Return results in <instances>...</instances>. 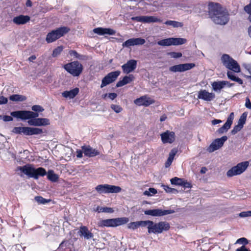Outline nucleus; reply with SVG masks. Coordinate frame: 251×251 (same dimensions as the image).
Here are the masks:
<instances>
[{"mask_svg":"<svg viewBox=\"0 0 251 251\" xmlns=\"http://www.w3.org/2000/svg\"><path fill=\"white\" fill-rule=\"evenodd\" d=\"M10 115L17 119L22 121L29 120L27 122L30 126H39L50 125V120L47 118H37L39 116L38 113L27 110H19L13 111Z\"/></svg>","mask_w":251,"mask_h":251,"instance_id":"obj_1","label":"nucleus"},{"mask_svg":"<svg viewBox=\"0 0 251 251\" xmlns=\"http://www.w3.org/2000/svg\"><path fill=\"white\" fill-rule=\"evenodd\" d=\"M208 15L216 24L225 25L228 20L227 11L218 3L210 2L208 4Z\"/></svg>","mask_w":251,"mask_h":251,"instance_id":"obj_2","label":"nucleus"},{"mask_svg":"<svg viewBox=\"0 0 251 251\" xmlns=\"http://www.w3.org/2000/svg\"><path fill=\"white\" fill-rule=\"evenodd\" d=\"M170 228V224L167 222L161 221L158 223H154L151 221L150 224L149 225L148 232L149 234H159L168 231Z\"/></svg>","mask_w":251,"mask_h":251,"instance_id":"obj_3","label":"nucleus"},{"mask_svg":"<svg viewBox=\"0 0 251 251\" xmlns=\"http://www.w3.org/2000/svg\"><path fill=\"white\" fill-rule=\"evenodd\" d=\"M129 221L127 217L116 218L103 220L98 223L99 227H116L126 224Z\"/></svg>","mask_w":251,"mask_h":251,"instance_id":"obj_4","label":"nucleus"},{"mask_svg":"<svg viewBox=\"0 0 251 251\" xmlns=\"http://www.w3.org/2000/svg\"><path fill=\"white\" fill-rule=\"evenodd\" d=\"M70 30V28L66 26H62L55 30H53L48 33L46 41L48 43L53 42L67 33Z\"/></svg>","mask_w":251,"mask_h":251,"instance_id":"obj_5","label":"nucleus"},{"mask_svg":"<svg viewBox=\"0 0 251 251\" xmlns=\"http://www.w3.org/2000/svg\"><path fill=\"white\" fill-rule=\"evenodd\" d=\"M64 69L74 76H78L82 73L83 66L77 61H75L64 65Z\"/></svg>","mask_w":251,"mask_h":251,"instance_id":"obj_6","label":"nucleus"},{"mask_svg":"<svg viewBox=\"0 0 251 251\" xmlns=\"http://www.w3.org/2000/svg\"><path fill=\"white\" fill-rule=\"evenodd\" d=\"M223 65L227 69L235 73L240 72V67L237 62L231 57L228 54H224L221 57Z\"/></svg>","mask_w":251,"mask_h":251,"instance_id":"obj_7","label":"nucleus"},{"mask_svg":"<svg viewBox=\"0 0 251 251\" xmlns=\"http://www.w3.org/2000/svg\"><path fill=\"white\" fill-rule=\"evenodd\" d=\"M12 132L16 134L23 133L25 135H33L40 134L43 133L42 129L37 127H14Z\"/></svg>","mask_w":251,"mask_h":251,"instance_id":"obj_8","label":"nucleus"},{"mask_svg":"<svg viewBox=\"0 0 251 251\" xmlns=\"http://www.w3.org/2000/svg\"><path fill=\"white\" fill-rule=\"evenodd\" d=\"M248 161H244L238 163L236 166L232 167L226 173L228 177L239 175L243 173L249 166Z\"/></svg>","mask_w":251,"mask_h":251,"instance_id":"obj_9","label":"nucleus"},{"mask_svg":"<svg viewBox=\"0 0 251 251\" xmlns=\"http://www.w3.org/2000/svg\"><path fill=\"white\" fill-rule=\"evenodd\" d=\"M95 189L99 194L118 193L120 192L122 190L119 186L109 184L98 185Z\"/></svg>","mask_w":251,"mask_h":251,"instance_id":"obj_10","label":"nucleus"},{"mask_svg":"<svg viewBox=\"0 0 251 251\" xmlns=\"http://www.w3.org/2000/svg\"><path fill=\"white\" fill-rule=\"evenodd\" d=\"M186 41V39L182 38H169L158 41L157 44L162 46H176L184 44Z\"/></svg>","mask_w":251,"mask_h":251,"instance_id":"obj_11","label":"nucleus"},{"mask_svg":"<svg viewBox=\"0 0 251 251\" xmlns=\"http://www.w3.org/2000/svg\"><path fill=\"white\" fill-rule=\"evenodd\" d=\"M132 21L143 23H161L162 20L153 16H139L131 18Z\"/></svg>","mask_w":251,"mask_h":251,"instance_id":"obj_12","label":"nucleus"},{"mask_svg":"<svg viewBox=\"0 0 251 251\" xmlns=\"http://www.w3.org/2000/svg\"><path fill=\"white\" fill-rule=\"evenodd\" d=\"M227 137L224 136L220 138H217L214 140L209 145L207 149L209 152H212L221 148L224 143L227 140Z\"/></svg>","mask_w":251,"mask_h":251,"instance_id":"obj_13","label":"nucleus"},{"mask_svg":"<svg viewBox=\"0 0 251 251\" xmlns=\"http://www.w3.org/2000/svg\"><path fill=\"white\" fill-rule=\"evenodd\" d=\"M120 73L121 72L120 71H116L108 73L102 79L100 87L103 88L114 82L120 75Z\"/></svg>","mask_w":251,"mask_h":251,"instance_id":"obj_14","label":"nucleus"},{"mask_svg":"<svg viewBox=\"0 0 251 251\" xmlns=\"http://www.w3.org/2000/svg\"><path fill=\"white\" fill-rule=\"evenodd\" d=\"M174 212L173 210H163L161 209H150L144 211L146 215H151L153 217H161L164 215L172 214Z\"/></svg>","mask_w":251,"mask_h":251,"instance_id":"obj_15","label":"nucleus"},{"mask_svg":"<svg viewBox=\"0 0 251 251\" xmlns=\"http://www.w3.org/2000/svg\"><path fill=\"white\" fill-rule=\"evenodd\" d=\"M195 66V64L192 63L181 64L170 67L169 68V70L170 71L174 73L182 72L191 70Z\"/></svg>","mask_w":251,"mask_h":251,"instance_id":"obj_16","label":"nucleus"},{"mask_svg":"<svg viewBox=\"0 0 251 251\" xmlns=\"http://www.w3.org/2000/svg\"><path fill=\"white\" fill-rule=\"evenodd\" d=\"M155 102L154 100L149 97L147 95L142 96L134 100V103L138 106H148Z\"/></svg>","mask_w":251,"mask_h":251,"instance_id":"obj_17","label":"nucleus"},{"mask_svg":"<svg viewBox=\"0 0 251 251\" xmlns=\"http://www.w3.org/2000/svg\"><path fill=\"white\" fill-rule=\"evenodd\" d=\"M145 42V40L142 38H130L124 42L122 46L123 48H130L131 46L142 45Z\"/></svg>","mask_w":251,"mask_h":251,"instance_id":"obj_18","label":"nucleus"},{"mask_svg":"<svg viewBox=\"0 0 251 251\" xmlns=\"http://www.w3.org/2000/svg\"><path fill=\"white\" fill-rule=\"evenodd\" d=\"M234 117V113L233 112L231 113L228 117L226 123L217 130V132L220 134L226 132L230 128L232 124Z\"/></svg>","mask_w":251,"mask_h":251,"instance_id":"obj_19","label":"nucleus"},{"mask_svg":"<svg viewBox=\"0 0 251 251\" xmlns=\"http://www.w3.org/2000/svg\"><path fill=\"white\" fill-rule=\"evenodd\" d=\"M137 61L131 59L128 61L126 64L122 66V68L124 73L129 74L133 72L136 68Z\"/></svg>","mask_w":251,"mask_h":251,"instance_id":"obj_20","label":"nucleus"},{"mask_svg":"<svg viewBox=\"0 0 251 251\" xmlns=\"http://www.w3.org/2000/svg\"><path fill=\"white\" fill-rule=\"evenodd\" d=\"M81 149L83 150L84 155L87 157H93L100 154L97 150L93 149L90 146H83L81 147Z\"/></svg>","mask_w":251,"mask_h":251,"instance_id":"obj_21","label":"nucleus"},{"mask_svg":"<svg viewBox=\"0 0 251 251\" xmlns=\"http://www.w3.org/2000/svg\"><path fill=\"white\" fill-rule=\"evenodd\" d=\"M161 138L163 143H172L175 140V134L167 130L161 134Z\"/></svg>","mask_w":251,"mask_h":251,"instance_id":"obj_22","label":"nucleus"},{"mask_svg":"<svg viewBox=\"0 0 251 251\" xmlns=\"http://www.w3.org/2000/svg\"><path fill=\"white\" fill-rule=\"evenodd\" d=\"M18 170L28 177H33L34 167L32 165L28 164L23 166H20L18 167Z\"/></svg>","mask_w":251,"mask_h":251,"instance_id":"obj_23","label":"nucleus"},{"mask_svg":"<svg viewBox=\"0 0 251 251\" xmlns=\"http://www.w3.org/2000/svg\"><path fill=\"white\" fill-rule=\"evenodd\" d=\"M198 98L205 101H211L215 98V95L213 93H209L205 90H200L199 92Z\"/></svg>","mask_w":251,"mask_h":251,"instance_id":"obj_24","label":"nucleus"},{"mask_svg":"<svg viewBox=\"0 0 251 251\" xmlns=\"http://www.w3.org/2000/svg\"><path fill=\"white\" fill-rule=\"evenodd\" d=\"M30 21V17L27 15H20L14 17L12 20L13 23L17 25H24Z\"/></svg>","mask_w":251,"mask_h":251,"instance_id":"obj_25","label":"nucleus"},{"mask_svg":"<svg viewBox=\"0 0 251 251\" xmlns=\"http://www.w3.org/2000/svg\"><path fill=\"white\" fill-rule=\"evenodd\" d=\"M79 235L83 236L84 239L89 240L94 237L93 234L89 230L86 226H81L78 232Z\"/></svg>","mask_w":251,"mask_h":251,"instance_id":"obj_26","label":"nucleus"},{"mask_svg":"<svg viewBox=\"0 0 251 251\" xmlns=\"http://www.w3.org/2000/svg\"><path fill=\"white\" fill-rule=\"evenodd\" d=\"M93 32L99 35H103L107 34L110 35H114L115 31L110 28H103L101 27L96 28L93 29Z\"/></svg>","mask_w":251,"mask_h":251,"instance_id":"obj_27","label":"nucleus"},{"mask_svg":"<svg viewBox=\"0 0 251 251\" xmlns=\"http://www.w3.org/2000/svg\"><path fill=\"white\" fill-rule=\"evenodd\" d=\"M79 89L78 88H75L70 91H65L62 93V96L65 98L70 99H73L75 98L79 92Z\"/></svg>","mask_w":251,"mask_h":251,"instance_id":"obj_28","label":"nucleus"},{"mask_svg":"<svg viewBox=\"0 0 251 251\" xmlns=\"http://www.w3.org/2000/svg\"><path fill=\"white\" fill-rule=\"evenodd\" d=\"M134 79V77L132 75H129L128 76L124 77L122 80L119 81L116 84L117 87H120L130 83Z\"/></svg>","mask_w":251,"mask_h":251,"instance_id":"obj_29","label":"nucleus"},{"mask_svg":"<svg viewBox=\"0 0 251 251\" xmlns=\"http://www.w3.org/2000/svg\"><path fill=\"white\" fill-rule=\"evenodd\" d=\"M227 83L228 82L226 81H214L212 83L211 86L214 91L220 92Z\"/></svg>","mask_w":251,"mask_h":251,"instance_id":"obj_30","label":"nucleus"},{"mask_svg":"<svg viewBox=\"0 0 251 251\" xmlns=\"http://www.w3.org/2000/svg\"><path fill=\"white\" fill-rule=\"evenodd\" d=\"M46 174L47 172L44 168L42 167H39L36 169L34 167L32 178L35 179H37L39 176H44L46 175Z\"/></svg>","mask_w":251,"mask_h":251,"instance_id":"obj_31","label":"nucleus"},{"mask_svg":"<svg viewBox=\"0 0 251 251\" xmlns=\"http://www.w3.org/2000/svg\"><path fill=\"white\" fill-rule=\"evenodd\" d=\"M9 100L13 101H23L26 100V97L23 95L14 94L9 97Z\"/></svg>","mask_w":251,"mask_h":251,"instance_id":"obj_32","label":"nucleus"},{"mask_svg":"<svg viewBox=\"0 0 251 251\" xmlns=\"http://www.w3.org/2000/svg\"><path fill=\"white\" fill-rule=\"evenodd\" d=\"M46 175L48 179L52 182H56L58 179V176L52 170H49Z\"/></svg>","mask_w":251,"mask_h":251,"instance_id":"obj_33","label":"nucleus"},{"mask_svg":"<svg viewBox=\"0 0 251 251\" xmlns=\"http://www.w3.org/2000/svg\"><path fill=\"white\" fill-rule=\"evenodd\" d=\"M164 24L168 25H171L173 27H182L183 26L182 23L176 21L168 20Z\"/></svg>","mask_w":251,"mask_h":251,"instance_id":"obj_34","label":"nucleus"},{"mask_svg":"<svg viewBox=\"0 0 251 251\" xmlns=\"http://www.w3.org/2000/svg\"><path fill=\"white\" fill-rule=\"evenodd\" d=\"M35 200L39 203V204H45L51 201L50 199H46L43 198L41 196H36L35 197Z\"/></svg>","mask_w":251,"mask_h":251,"instance_id":"obj_35","label":"nucleus"},{"mask_svg":"<svg viewBox=\"0 0 251 251\" xmlns=\"http://www.w3.org/2000/svg\"><path fill=\"white\" fill-rule=\"evenodd\" d=\"M247 117V114L246 112L243 113L240 117V119L238 122V125L243 127L244 125L245 124Z\"/></svg>","mask_w":251,"mask_h":251,"instance_id":"obj_36","label":"nucleus"},{"mask_svg":"<svg viewBox=\"0 0 251 251\" xmlns=\"http://www.w3.org/2000/svg\"><path fill=\"white\" fill-rule=\"evenodd\" d=\"M183 179L175 177L171 179L172 184L181 186L183 182Z\"/></svg>","mask_w":251,"mask_h":251,"instance_id":"obj_37","label":"nucleus"},{"mask_svg":"<svg viewBox=\"0 0 251 251\" xmlns=\"http://www.w3.org/2000/svg\"><path fill=\"white\" fill-rule=\"evenodd\" d=\"M157 193V190L153 188H150L148 190L145 191L143 194L145 196H151Z\"/></svg>","mask_w":251,"mask_h":251,"instance_id":"obj_38","label":"nucleus"},{"mask_svg":"<svg viewBox=\"0 0 251 251\" xmlns=\"http://www.w3.org/2000/svg\"><path fill=\"white\" fill-rule=\"evenodd\" d=\"M63 48L62 46H59L55 48L53 50L52 54L53 57H55L59 55L63 50Z\"/></svg>","mask_w":251,"mask_h":251,"instance_id":"obj_39","label":"nucleus"},{"mask_svg":"<svg viewBox=\"0 0 251 251\" xmlns=\"http://www.w3.org/2000/svg\"><path fill=\"white\" fill-rule=\"evenodd\" d=\"M31 109L33 111L35 112V113L42 112L44 110L43 107L39 105H33L31 107Z\"/></svg>","mask_w":251,"mask_h":251,"instance_id":"obj_40","label":"nucleus"},{"mask_svg":"<svg viewBox=\"0 0 251 251\" xmlns=\"http://www.w3.org/2000/svg\"><path fill=\"white\" fill-rule=\"evenodd\" d=\"M127 226L129 229L135 230L139 227L138 221L131 222L128 224Z\"/></svg>","mask_w":251,"mask_h":251,"instance_id":"obj_41","label":"nucleus"},{"mask_svg":"<svg viewBox=\"0 0 251 251\" xmlns=\"http://www.w3.org/2000/svg\"><path fill=\"white\" fill-rule=\"evenodd\" d=\"M110 107L116 113H120L123 110V108L119 105L111 104Z\"/></svg>","mask_w":251,"mask_h":251,"instance_id":"obj_42","label":"nucleus"},{"mask_svg":"<svg viewBox=\"0 0 251 251\" xmlns=\"http://www.w3.org/2000/svg\"><path fill=\"white\" fill-rule=\"evenodd\" d=\"M150 222H151V221H150V220L138 221L139 227H140V226H142V227L147 226V228L148 229L149 225L150 224Z\"/></svg>","mask_w":251,"mask_h":251,"instance_id":"obj_43","label":"nucleus"},{"mask_svg":"<svg viewBox=\"0 0 251 251\" xmlns=\"http://www.w3.org/2000/svg\"><path fill=\"white\" fill-rule=\"evenodd\" d=\"M162 187H163V189H164V190H165V191L167 193H176L177 192V191L176 189H174V188H171L166 185H162Z\"/></svg>","mask_w":251,"mask_h":251,"instance_id":"obj_44","label":"nucleus"},{"mask_svg":"<svg viewBox=\"0 0 251 251\" xmlns=\"http://www.w3.org/2000/svg\"><path fill=\"white\" fill-rule=\"evenodd\" d=\"M243 127L239 125H237L235 126L231 131V133L232 135H234L239 131Z\"/></svg>","mask_w":251,"mask_h":251,"instance_id":"obj_45","label":"nucleus"},{"mask_svg":"<svg viewBox=\"0 0 251 251\" xmlns=\"http://www.w3.org/2000/svg\"><path fill=\"white\" fill-rule=\"evenodd\" d=\"M99 212H103L106 213H112L113 212V210L112 208L110 207H102L100 210L98 209Z\"/></svg>","mask_w":251,"mask_h":251,"instance_id":"obj_46","label":"nucleus"},{"mask_svg":"<svg viewBox=\"0 0 251 251\" xmlns=\"http://www.w3.org/2000/svg\"><path fill=\"white\" fill-rule=\"evenodd\" d=\"M236 243L243 244V245H246L248 244V240L244 237L239 238L236 241Z\"/></svg>","mask_w":251,"mask_h":251,"instance_id":"obj_47","label":"nucleus"},{"mask_svg":"<svg viewBox=\"0 0 251 251\" xmlns=\"http://www.w3.org/2000/svg\"><path fill=\"white\" fill-rule=\"evenodd\" d=\"M169 54H170L172 57L174 58H177L182 56V53L180 52H171L169 53Z\"/></svg>","mask_w":251,"mask_h":251,"instance_id":"obj_48","label":"nucleus"},{"mask_svg":"<svg viewBox=\"0 0 251 251\" xmlns=\"http://www.w3.org/2000/svg\"><path fill=\"white\" fill-rule=\"evenodd\" d=\"M227 76L229 79H231L232 81H234L237 77V76H236L234 73L231 71L227 72Z\"/></svg>","mask_w":251,"mask_h":251,"instance_id":"obj_49","label":"nucleus"},{"mask_svg":"<svg viewBox=\"0 0 251 251\" xmlns=\"http://www.w3.org/2000/svg\"><path fill=\"white\" fill-rule=\"evenodd\" d=\"M244 10L250 14L249 16H251V0H250L249 4L244 7Z\"/></svg>","mask_w":251,"mask_h":251,"instance_id":"obj_50","label":"nucleus"},{"mask_svg":"<svg viewBox=\"0 0 251 251\" xmlns=\"http://www.w3.org/2000/svg\"><path fill=\"white\" fill-rule=\"evenodd\" d=\"M243 66L251 75V62L250 63H245L243 65Z\"/></svg>","mask_w":251,"mask_h":251,"instance_id":"obj_51","label":"nucleus"},{"mask_svg":"<svg viewBox=\"0 0 251 251\" xmlns=\"http://www.w3.org/2000/svg\"><path fill=\"white\" fill-rule=\"evenodd\" d=\"M177 152V150L176 149H172L169 153V157L174 159V157L176 154Z\"/></svg>","mask_w":251,"mask_h":251,"instance_id":"obj_52","label":"nucleus"},{"mask_svg":"<svg viewBox=\"0 0 251 251\" xmlns=\"http://www.w3.org/2000/svg\"><path fill=\"white\" fill-rule=\"evenodd\" d=\"M182 186L184 188V189L186 188H190L192 187L191 184L187 181H185L183 180V182L181 184Z\"/></svg>","mask_w":251,"mask_h":251,"instance_id":"obj_53","label":"nucleus"},{"mask_svg":"<svg viewBox=\"0 0 251 251\" xmlns=\"http://www.w3.org/2000/svg\"><path fill=\"white\" fill-rule=\"evenodd\" d=\"M69 54L70 55L74 56L75 58H79L80 55L75 50H71L69 51Z\"/></svg>","mask_w":251,"mask_h":251,"instance_id":"obj_54","label":"nucleus"},{"mask_svg":"<svg viewBox=\"0 0 251 251\" xmlns=\"http://www.w3.org/2000/svg\"><path fill=\"white\" fill-rule=\"evenodd\" d=\"M7 99L3 96H0V104H6L7 102Z\"/></svg>","mask_w":251,"mask_h":251,"instance_id":"obj_55","label":"nucleus"},{"mask_svg":"<svg viewBox=\"0 0 251 251\" xmlns=\"http://www.w3.org/2000/svg\"><path fill=\"white\" fill-rule=\"evenodd\" d=\"M245 106L249 109H251V102L249 98H246V102H245Z\"/></svg>","mask_w":251,"mask_h":251,"instance_id":"obj_56","label":"nucleus"},{"mask_svg":"<svg viewBox=\"0 0 251 251\" xmlns=\"http://www.w3.org/2000/svg\"><path fill=\"white\" fill-rule=\"evenodd\" d=\"M12 116H4L3 117V120L5 122H10L13 121Z\"/></svg>","mask_w":251,"mask_h":251,"instance_id":"obj_57","label":"nucleus"},{"mask_svg":"<svg viewBox=\"0 0 251 251\" xmlns=\"http://www.w3.org/2000/svg\"><path fill=\"white\" fill-rule=\"evenodd\" d=\"M108 97L110 100H113L117 97V94L115 93H109Z\"/></svg>","mask_w":251,"mask_h":251,"instance_id":"obj_58","label":"nucleus"},{"mask_svg":"<svg viewBox=\"0 0 251 251\" xmlns=\"http://www.w3.org/2000/svg\"><path fill=\"white\" fill-rule=\"evenodd\" d=\"M173 160H174L173 159L168 157V158L165 164V167L167 168V167H169L171 165Z\"/></svg>","mask_w":251,"mask_h":251,"instance_id":"obj_59","label":"nucleus"},{"mask_svg":"<svg viewBox=\"0 0 251 251\" xmlns=\"http://www.w3.org/2000/svg\"><path fill=\"white\" fill-rule=\"evenodd\" d=\"M76 157L77 158H82V156H83V150H77L76 151Z\"/></svg>","mask_w":251,"mask_h":251,"instance_id":"obj_60","label":"nucleus"},{"mask_svg":"<svg viewBox=\"0 0 251 251\" xmlns=\"http://www.w3.org/2000/svg\"><path fill=\"white\" fill-rule=\"evenodd\" d=\"M249 213L248 212V211L242 212L239 214V216L241 217H243V218L249 217L250 215H249Z\"/></svg>","mask_w":251,"mask_h":251,"instance_id":"obj_61","label":"nucleus"},{"mask_svg":"<svg viewBox=\"0 0 251 251\" xmlns=\"http://www.w3.org/2000/svg\"><path fill=\"white\" fill-rule=\"evenodd\" d=\"M236 251H250V250L246 248V247L243 245L240 248L236 249Z\"/></svg>","mask_w":251,"mask_h":251,"instance_id":"obj_62","label":"nucleus"},{"mask_svg":"<svg viewBox=\"0 0 251 251\" xmlns=\"http://www.w3.org/2000/svg\"><path fill=\"white\" fill-rule=\"evenodd\" d=\"M221 123H222V121L220 120L214 119L212 121V124L213 125H215Z\"/></svg>","mask_w":251,"mask_h":251,"instance_id":"obj_63","label":"nucleus"},{"mask_svg":"<svg viewBox=\"0 0 251 251\" xmlns=\"http://www.w3.org/2000/svg\"><path fill=\"white\" fill-rule=\"evenodd\" d=\"M234 81H236L240 84H242L243 83V80L238 77H237Z\"/></svg>","mask_w":251,"mask_h":251,"instance_id":"obj_64","label":"nucleus"}]
</instances>
